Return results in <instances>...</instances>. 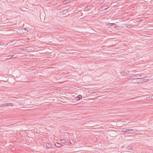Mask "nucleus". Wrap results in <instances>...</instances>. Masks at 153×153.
I'll return each instance as SVG.
<instances>
[{
  "label": "nucleus",
  "instance_id": "obj_11",
  "mask_svg": "<svg viewBox=\"0 0 153 153\" xmlns=\"http://www.w3.org/2000/svg\"><path fill=\"white\" fill-rule=\"evenodd\" d=\"M46 147L48 148H50L51 147V145L49 143H47L46 144Z\"/></svg>",
  "mask_w": 153,
  "mask_h": 153
},
{
  "label": "nucleus",
  "instance_id": "obj_2",
  "mask_svg": "<svg viewBox=\"0 0 153 153\" xmlns=\"http://www.w3.org/2000/svg\"><path fill=\"white\" fill-rule=\"evenodd\" d=\"M129 72L128 71L125 70L120 72L119 76L122 75L123 76H126L127 74H128Z\"/></svg>",
  "mask_w": 153,
  "mask_h": 153
},
{
  "label": "nucleus",
  "instance_id": "obj_7",
  "mask_svg": "<svg viewBox=\"0 0 153 153\" xmlns=\"http://www.w3.org/2000/svg\"><path fill=\"white\" fill-rule=\"evenodd\" d=\"M55 146L56 147H59L61 146H63V145L62 144L59 143H55Z\"/></svg>",
  "mask_w": 153,
  "mask_h": 153
},
{
  "label": "nucleus",
  "instance_id": "obj_22",
  "mask_svg": "<svg viewBox=\"0 0 153 153\" xmlns=\"http://www.w3.org/2000/svg\"><path fill=\"white\" fill-rule=\"evenodd\" d=\"M152 99H153V96H152Z\"/></svg>",
  "mask_w": 153,
  "mask_h": 153
},
{
  "label": "nucleus",
  "instance_id": "obj_6",
  "mask_svg": "<svg viewBox=\"0 0 153 153\" xmlns=\"http://www.w3.org/2000/svg\"><path fill=\"white\" fill-rule=\"evenodd\" d=\"M91 9V7L90 6L88 5L86 7H85L84 8L85 11H88L89 10H90Z\"/></svg>",
  "mask_w": 153,
  "mask_h": 153
},
{
  "label": "nucleus",
  "instance_id": "obj_10",
  "mask_svg": "<svg viewBox=\"0 0 153 153\" xmlns=\"http://www.w3.org/2000/svg\"><path fill=\"white\" fill-rule=\"evenodd\" d=\"M82 96L81 95H78L77 97V98H78L77 99V100H79L80 99H81L82 98Z\"/></svg>",
  "mask_w": 153,
  "mask_h": 153
},
{
  "label": "nucleus",
  "instance_id": "obj_4",
  "mask_svg": "<svg viewBox=\"0 0 153 153\" xmlns=\"http://www.w3.org/2000/svg\"><path fill=\"white\" fill-rule=\"evenodd\" d=\"M131 131H133V130L130 128L128 129L126 128H124L122 130V131L123 132H126L127 131L130 132Z\"/></svg>",
  "mask_w": 153,
  "mask_h": 153
},
{
  "label": "nucleus",
  "instance_id": "obj_9",
  "mask_svg": "<svg viewBox=\"0 0 153 153\" xmlns=\"http://www.w3.org/2000/svg\"><path fill=\"white\" fill-rule=\"evenodd\" d=\"M21 30H22V31L23 33H24L26 32H27V30L25 29H23V28H22L21 29Z\"/></svg>",
  "mask_w": 153,
  "mask_h": 153
},
{
  "label": "nucleus",
  "instance_id": "obj_12",
  "mask_svg": "<svg viewBox=\"0 0 153 153\" xmlns=\"http://www.w3.org/2000/svg\"><path fill=\"white\" fill-rule=\"evenodd\" d=\"M61 143H66V141L65 139L61 140Z\"/></svg>",
  "mask_w": 153,
  "mask_h": 153
},
{
  "label": "nucleus",
  "instance_id": "obj_18",
  "mask_svg": "<svg viewBox=\"0 0 153 153\" xmlns=\"http://www.w3.org/2000/svg\"><path fill=\"white\" fill-rule=\"evenodd\" d=\"M118 17V16H115V20L119 18Z\"/></svg>",
  "mask_w": 153,
  "mask_h": 153
},
{
  "label": "nucleus",
  "instance_id": "obj_17",
  "mask_svg": "<svg viewBox=\"0 0 153 153\" xmlns=\"http://www.w3.org/2000/svg\"><path fill=\"white\" fill-rule=\"evenodd\" d=\"M7 57L8 59H10L12 58V57H11V56H8Z\"/></svg>",
  "mask_w": 153,
  "mask_h": 153
},
{
  "label": "nucleus",
  "instance_id": "obj_16",
  "mask_svg": "<svg viewBox=\"0 0 153 153\" xmlns=\"http://www.w3.org/2000/svg\"><path fill=\"white\" fill-rule=\"evenodd\" d=\"M148 79H144L143 80V82H146L147 81H148Z\"/></svg>",
  "mask_w": 153,
  "mask_h": 153
},
{
  "label": "nucleus",
  "instance_id": "obj_5",
  "mask_svg": "<svg viewBox=\"0 0 153 153\" xmlns=\"http://www.w3.org/2000/svg\"><path fill=\"white\" fill-rule=\"evenodd\" d=\"M137 76H138V75L137 74L133 75V76H131L130 79H138V77H137Z\"/></svg>",
  "mask_w": 153,
  "mask_h": 153
},
{
  "label": "nucleus",
  "instance_id": "obj_1",
  "mask_svg": "<svg viewBox=\"0 0 153 153\" xmlns=\"http://www.w3.org/2000/svg\"><path fill=\"white\" fill-rule=\"evenodd\" d=\"M123 29V27L118 26L115 24V34L121 35L123 33L120 31V30Z\"/></svg>",
  "mask_w": 153,
  "mask_h": 153
},
{
  "label": "nucleus",
  "instance_id": "obj_3",
  "mask_svg": "<svg viewBox=\"0 0 153 153\" xmlns=\"http://www.w3.org/2000/svg\"><path fill=\"white\" fill-rule=\"evenodd\" d=\"M138 76H137V77H138V79H141L143 78L144 77H147V75L145 74H143L142 73H140V74H137Z\"/></svg>",
  "mask_w": 153,
  "mask_h": 153
},
{
  "label": "nucleus",
  "instance_id": "obj_14",
  "mask_svg": "<svg viewBox=\"0 0 153 153\" xmlns=\"http://www.w3.org/2000/svg\"><path fill=\"white\" fill-rule=\"evenodd\" d=\"M108 9L107 6H105L102 7V9L103 10H106Z\"/></svg>",
  "mask_w": 153,
  "mask_h": 153
},
{
  "label": "nucleus",
  "instance_id": "obj_21",
  "mask_svg": "<svg viewBox=\"0 0 153 153\" xmlns=\"http://www.w3.org/2000/svg\"><path fill=\"white\" fill-rule=\"evenodd\" d=\"M116 125H117V126H121V125H118V124H116Z\"/></svg>",
  "mask_w": 153,
  "mask_h": 153
},
{
  "label": "nucleus",
  "instance_id": "obj_13",
  "mask_svg": "<svg viewBox=\"0 0 153 153\" xmlns=\"http://www.w3.org/2000/svg\"><path fill=\"white\" fill-rule=\"evenodd\" d=\"M126 27L130 28L131 27V25L129 24H126Z\"/></svg>",
  "mask_w": 153,
  "mask_h": 153
},
{
  "label": "nucleus",
  "instance_id": "obj_20",
  "mask_svg": "<svg viewBox=\"0 0 153 153\" xmlns=\"http://www.w3.org/2000/svg\"><path fill=\"white\" fill-rule=\"evenodd\" d=\"M15 56V55H13L11 56V57H12V58H13V57H14V56Z\"/></svg>",
  "mask_w": 153,
  "mask_h": 153
},
{
  "label": "nucleus",
  "instance_id": "obj_8",
  "mask_svg": "<svg viewBox=\"0 0 153 153\" xmlns=\"http://www.w3.org/2000/svg\"><path fill=\"white\" fill-rule=\"evenodd\" d=\"M13 104L12 103H5L3 104V106H8L9 105L13 106Z\"/></svg>",
  "mask_w": 153,
  "mask_h": 153
},
{
  "label": "nucleus",
  "instance_id": "obj_15",
  "mask_svg": "<svg viewBox=\"0 0 153 153\" xmlns=\"http://www.w3.org/2000/svg\"><path fill=\"white\" fill-rule=\"evenodd\" d=\"M128 150H131V149H132V146H128Z\"/></svg>",
  "mask_w": 153,
  "mask_h": 153
},
{
  "label": "nucleus",
  "instance_id": "obj_19",
  "mask_svg": "<svg viewBox=\"0 0 153 153\" xmlns=\"http://www.w3.org/2000/svg\"><path fill=\"white\" fill-rule=\"evenodd\" d=\"M128 134H133V132H130V133H127Z\"/></svg>",
  "mask_w": 153,
  "mask_h": 153
}]
</instances>
